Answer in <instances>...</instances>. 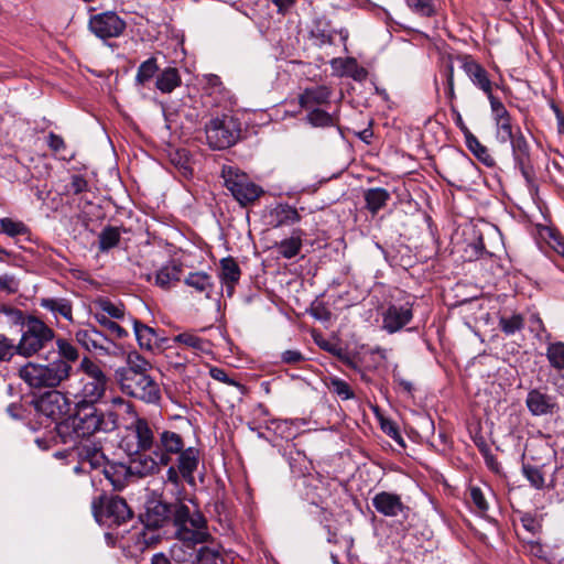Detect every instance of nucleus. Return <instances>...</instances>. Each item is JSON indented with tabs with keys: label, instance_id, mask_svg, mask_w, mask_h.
Here are the masks:
<instances>
[{
	"label": "nucleus",
	"instance_id": "f257e3e1",
	"mask_svg": "<svg viewBox=\"0 0 564 564\" xmlns=\"http://www.w3.org/2000/svg\"><path fill=\"white\" fill-rule=\"evenodd\" d=\"M129 457H150L156 463V474L162 466H167L182 447V436L170 430H160L154 423L138 414L126 427V435L120 443Z\"/></svg>",
	"mask_w": 564,
	"mask_h": 564
},
{
	"label": "nucleus",
	"instance_id": "f03ea898",
	"mask_svg": "<svg viewBox=\"0 0 564 564\" xmlns=\"http://www.w3.org/2000/svg\"><path fill=\"white\" fill-rule=\"evenodd\" d=\"M97 405L74 403L73 414L55 424L56 434L63 444L76 446L96 433H110L119 427L118 412L112 409L101 410Z\"/></svg>",
	"mask_w": 564,
	"mask_h": 564
},
{
	"label": "nucleus",
	"instance_id": "7ed1b4c3",
	"mask_svg": "<svg viewBox=\"0 0 564 564\" xmlns=\"http://www.w3.org/2000/svg\"><path fill=\"white\" fill-rule=\"evenodd\" d=\"M495 137L499 143L509 142L514 167L518 169L529 187L534 186L535 172L531 160L530 144L519 126L512 122V117L495 121Z\"/></svg>",
	"mask_w": 564,
	"mask_h": 564
},
{
	"label": "nucleus",
	"instance_id": "20e7f679",
	"mask_svg": "<svg viewBox=\"0 0 564 564\" xmlns=\"http://www.w3.org/2000/svg\"><path fill=\"white\" fill-rule=\"evenodd\" d=\"M173 525L175 538L187 545L203 544L213 540L205 516L198 510L192 511L184 503H175Z\"/></svg>",
	"mask_w": 564,
	"mask_h": 564
},
{
	"label": "nucleus",
	"instance_id": "39448f33",
	"mask_svg": "<svg viewBox=\"0 0 564 564\" xmlns=\"http://www.w3.org/2000/svg\"><path fill=\"white\" fill-rule=\"evenodd\" d=\"M72 365L56 359L47 365L28 362L19 369L20 378L31 388H54L70 377Z\"/></svg>",
	"mask_w": 564,
	"mask_h": 564
},
{
	"label": "nucleus",
	"instance_id": "423d86ee",
	"mask_svg": "<svg viewBox=\"0 0 564 564\" xmlns=\"http://www.w3.org/2000/svg\"><path fill=\"white\" fill-rule=\"evenodd\" d=\"M80 369L84 372L82 387L74 394L73 403L99 404L106 395L109 378L101 367L88 357L82 359Z\"/></svg>",
	"mask_w": 564,
	"mask_h": 564
},
{
	"label": "nucleus",
	"instance_id": "0eeeda50",
	"mask_svg": "<svg viewBox=\"0 0 564 564\" xmlns=\"http://www.w3.org/2000/svg\"><path fill=\"white\" fill-rule=\"evenodd\" d=\"M101 470L113 489L121 490L132 477L142 478L156 474V463L150 457H130L128 465L107 460Z\"/></svg>",
	"mask_w": 564,
	"mask_h": 564
},
{
	"label": "nucleus",
	"instance_id": "6e6552de",
	"mask_svg": "<svg viewBox=\"0 0 564 564\" xmlns=\"http://www.w3.org/2000/svg\"><path fill=\"white\" fill-rule=\"evenodd\" d=\"M55 332L36 316L28 315L22 327L21 338L18 343L19 355L31 357L52 346Z\"/></svg>",
	"mask_w": 564,
	"mask_h": 564
},
{
	"label": "nucleus",
	"instance_id": "1a4fd4ad",
	"mask_svg": "<svg viewBox=\"0 0 564 564\" xmlns=\"http://www.w3.org/2000/svg\"><path fill=\"white\" fill-rule=\"evenodd\" d=\"M225 187L240 206L253 204L263 193V188L256 184L249 175L241 170L225 165L221 170Z\"/></svg>",
	"mask_w": 564,
	"mask_h": 564
},
{
	"label": "nucleus",
	"instance_id": "9d476101",
	"mask_svg": "<svg viewBox=\"0 0 564 564\" xmlns=\"http://www.w3.org/2000/svg\"><path fill=\"white\" fill-rule=\"evenodd\" d=\"M93 514L100 524L119 527L132 519V510L119 496L101 495L91 502Z\"/></svg>",
	"mask_w": 564,
	"mask_h": 564
},
{
	"label": "nucleus",
	"instance_id": "9b49d317",
	"mask_svg": "<svg viewBox=\"0 0 564 564\" xmlns=\"http://www.w3.org/2000/svg\"><path fill=\"white\" fill-rule=\"evenodd\" d=\"M176 457V464L166 466V480L174 486L178 487L181 481L184 480L188 485H195L194 474L198 468L200 455L196 447H185L184 438L182 437V447L174 454Z\"/></svg>",
	"mask_w": 564,
	"mask_h": 564
},
{
	"label": "nucleus",
	"instance_id": "f8f14e48",
	"mask_svg": "<svg viewBox=\"0 0 564 564\" xmlns=\"http://www.w3.org/2000/svg\"><path fill=\"white\" fill-rule=\"evenodd\" d=\"M240 123L229 116L213 118L205 126L208 145L215 150H224L234 145L240 137Z\"/></svg>",
	"mask_w": 564,
	"mask_h": 564
},
{
	"label": "nucleus",
	"instance_id": "ddd939ff",
	"mask_svg": "<svg viewBox=\"0 0 564 564\" xmlns=\"http://www.w3.org/2000/svg\"><path fill=\"white\" fill-rule=\"evenodd\" d=\"M118 381L122 392L145 403H158L161 399L159 383L149 375H133Z\"/></svg>",
	"mask_w": 564,
	"mask_h": 564
},
{
	"label": "nucleus",
	"instance_id": "4468645a",
	"mask_svg": "<svg viewBox=\"0 0 564 564\" xmlns=\"http://www.w3.org/2000/svg\"><path fill=\"white\" fill-rule=\"evenodd\" d=\"M89 30L98 39L119 37L126 30V22L116 12L107 11L91 15L88 22Z\"/></svg>",
	"mask_w": 564,
	"mask_h": 564
},
{
	"label": "nucleus",
	"instance_id": "2eb2a0df",
	"mask_svg": "<svg viewBox=\"0 0 564 564\" xmlns=\"http://www.w3.org/2000/svg\"><path fill=\"white\" fill-rule=\"evenodd\" d=\"M175 503H167L161 499H149L144 505V511L140 520L145 528L162 529L170 522L173 523Z\"/></svg>",
	"mask_w": 564,
	"mask_h": 564
},
{
	"label": "nucleus",
	"instance_id": "dca6fc26",
	"mask_svg": "<svg viewBox=\"0 0 564 564\" xmlns=\"http://www.w3.org/2000/svg\"><path fill=\"white\" fill-rule=\"evenodd\" d=\"M36 412L52 421L59 420L69 410L67 397L58 390L45 392L34 400Z\"/></svg>",
	"mask_w": 564,
	"mask_h": 564
},
{
	"label": "nucleus",
	"instance_id": "f3484780",
	"mask_svg": "<svg viewBox=\"0 0 564 564\" xmlns=\"http://www.w3.org/2000/svg\"><path fill=\"white\" fill-rule=\"evenodd\" d=\"M459 59L462 62L460 67L471 84L482 91L487 98L491 96L495 84L490 79L488 70L470 55H463Z\"/></svg>",
	"mask_w": 564,
	"mask_h": 564
},
{
	"label": "nucleus",
	"instance_id": "a211bd4d",
	"mask_svg": "<svg viewBox=\"0 0 564 564\" xmlns=\"http://www.w3.org/2000/svg\"><path fill=\"white\" fill-rule=\"evenodd\" d=\"M413 318V304H390L382 313V329L394 334L405 327Z\"/></svg>",
	"mask_w": 564,
	"mask_h": 564
},
{
	"label": "nucleus",
	"instance_id": "6ab92c4d",
	"mask_svg": "<svg viewBox=\"0 0 564 564\" xmlns=\"http://www.w3.org/2000/svg\"><path fill=\"white\" fill-rule=\"evenodd\" d=\"M372 506L377 512L390 518H406L410 510L399 495L389 491L376 494L372 498Z\"/></svg>",
	"mask_w": 564,
	"mask_h": 564
},
{
	"label": "nucleus",
	"instance_id": "aec40b11",
	"mask_svg": "<svg viewBox=\"0 0 564 564\" xmlns=\"http://www.w3.org/2000/svg\"><path fill=\"white\" fill-rule=\"evenodd\" d=\"M77 343L88 351L109 354L113 345L112 339L94 326L78 329L75 334Z\"/></svg>",
	"mask_w": 564,
	"mask_h": 564
},
{
	"label": "nucleus",
	"instance_id": "412c9836",
	"mask_svg": "<svg viewBox=\"0 0 564 564\" xmlns=\"http://www.w3.org/2000/svg\"><path fill=\"white\" fill-rule=\"evenodd\" d=\"M77 444H79L77 446V454L80 459V466H76L75 471H79L86 465H89L91 469H101L107 463L108 459L100 444L94 442L82 443V441Z\"/></svg>",
	"mask_w": 564,
	"mask_h": 564
},
{
	"label": "nucleus",
	"instance_id": "4be33fe9",
	"mask_svg": "<svg viewBox=\"0 0 564 564\" xmlns=\"http://www.w3.org/2000/svg\"><path fill=\"white\" fill-rule=\"evenodd\" d=\"M525 404L529 412L534 416L553 414L557 408L555 398L539 389H532L528 392Z\"/></svg>",
	"mask_w": 564,
	"mask_h": 564
},
{
	"label": "nucleus",
	"instance_id": "5701e85b",
	"mask_svg": "<svg viewBox=\"0 0 564 564\" xmlns=\"http://www.w3.org/2000/svg\"><path fill=\"white\" fill-rule=\"evenodd\" d=\"M330 66L339 76L350 77L359 83L368 77V70L360 66L355 57H335L330 61Z\"/></svg>",
	"mask_w": 564,
	"mask_h": 564
},
{
	"label": "nucleus",
	"instance_id": "b1692460",
	"mask_svg": "<svg viewBox=\"0 0 564 564\" xmlns=\"http://www.w3.org/2000/svg\"><path fill=\"white\" fill-rule=\"evenodd\" d=\"M332 90L325 85L305 88L299 96V104L302 108L310 110L329 102Z\"/></svg>",
	"mask_w": 564,
	"mask_h": 564
},
{
	"label": "nucleus",
	"instance_id": "393cba45",
	"mask_svg": "<svg viewBox=\"0 0 564 564\" xmlns=\"http://www.w3.org/2000/svg\"><path fill=\"white\" fill-rule=\"evenodd\" d=\"M219 279L225 285L226 294L231 297L235 292V285L239 282L241 270L238 262L232 257H226L219 262Z\"/></svg>",
	"mask_w": 564,
	"mask_h": 564
},
{
	"label": "nucleus",
	"instance_id": "a878e982",
	"mask_svg": "<svg viewBox=\"0 0 564 564\" xmlns=\"http://www.w3.org/2000/svg\"><path fill=\"white\" fill-rule=\"evenodd\" d=\"M336 30L330 26V22L325 19H315L310 30V39L313 44L319 48L325 45H333Z\"/></svg>",
	"mask_w": 564,
	"mask_h": 564
},
{
	"label": "nucleus",
	"instance_id": "bb28decb",
	"mask_svg": "<svg viewBox=\"0 0 564 564\" xmlns=\"http://www.w3.org/2000/svg\"><path fill=\"white\" fill-rule=\"evenodd\" d=\"M172 341L193 349L196 355L210 354L213 348L210 340L199 337L194 330L180 333L172 338Z\"/></svg>",
	"mask_w": 564,
	"mask_h": 564
},
{
	"label": "nucleus",
	"instance_id": "cd10ccee",
	"mask_svg": "<svg viewBox=\"0 0 564 564\" xmlns=\"http://www.w3.org/2000/svg\"><path fill=\"white\" fill-rule=\"evenodd\" d=\"M151 369V366L149 361L142 357L139 352L132 351L128 354L127 357V367L120 368L117 370V379L118 381L124 380L128 377H131L132 372L133 375H143L149 373V370Z\"/></svg>",
	"mask_w": 564,
	"mask_h": 564
},
{
	"label": "nucleus",
	"instance_id": "c85d7f7f",
	"mask_svg": "<svg viewBox=\"0 0 564 564\" xmlns=\"http://www.w3.org/2000/svg\"><path fill=\"white\" fill-rule=\"evenodd\" d=\"M545 357L553 369L562 372L564 370V341L550 343L546 347ZM554 384L564 388V373L558 376Z\"/></svg>",
	"mask_w": 564,
	"mask_h": 564
},
{
	"label": "nucleus",
	"instance_id": "c756f323",
	"mask_svg": "<svg viewBox=\"0 0 564 564\" xmlns=\"http://www.w3.org/2000/svg\"><path fill=\"white\" fill-rule=\"evenodd\" d=\"M366 208L375 216L380 209L387 206L391 198L390 193L383 187L368 188L364 194Z\"/></svg>",
	"mask_w": 564,
	"mask_h": 564
},
{
	"label": "nucleus",
	"instance_id": "7c9ffc66",
	"mask_svg": "<svg viewBox=\"0 0 564 564\" xmlns=\"http://www.w3.org/2000/svg\"><path fill=\"white\" fill-rule=\"evenodd\" d=\"M181 84L182 78L178 69L175 67H166L156 75L155 87L162 94H171Z\"/></svg>",
	"mask_w": 564,
	"mask_h": 564
},
{
	"label": "nucleus",
	"instance_id": "2f4dec72",
	"mask_svg": "<svg viewBox=\"0 0 564 564\" xmlns=\"http://www.w3.org/2000/svg\"><path fill=\"white\" fill-rule=\"evenodd\" d=\"M303 236V230L294 229L291 237L285 238L276 243V250L279 254L285 259H292L296 257L302 249Z\"/></svg>",
	"mask_w": 564,
	"mask_h": 564
},
{
	"label": "nucleus",
	"instance_id": "473e14b6",
	"mask_svg": "<svg viewBox=\"0 0 564 564\" xmlns=\"http://www.w3.org/2000/svg\"><path fill=\"white\" fill-rule=\"evenodd\" d=\"M182 265L174 261L163 265L155 274V284L163 290H169L174 282L180 281Z\"/></svg>",
	"mask_w": 564,
	"mask_h": 564
},
{
	"label": "nucleus",
	"instance_id": "72a5a7b5",
	"mask_svg": "<svg viewBox=\"0 0 564 564\" xmlns=\"http://www.w3.org/2000/svg\"><path fill=\"white\" fill-rule=\"evenodd\" d=\"M40 306L52 312L54 316L61 315L69 322L73 321V306L67 299L44 297L40 300Z\"/></svg>",
	"mask_w": 564,
	"mask_h": 564
},
{
	"label": "nucleus",
	"instance_id": "f704fd0d",
	"mask_svg": "<svg viewBox=\"0 0 564 564\" xmlns=\"http://www.w3.org/2000/svg\"><path fill=\"white\" fill-rule=\"evenodd\" d=\"M469 135L465 139L467 149L480 161L484 165L492 167L496 164L495 159L489 152V149L484 145L475 134L468 132Z\"/></svg>",
	"mask_w": 564,
	"mask_h": 564
},
{
	"label": "nucleus",
	"instance_id": "c9c22d12",
	"mask_svg": "<svg viewBox=\"0 0 564 564\" xmlns=\"http://www.w3.org/2000/svg\"><path fill=\"white\" fill-rule=\"evenodd\" d=\"M133 330L141 349L152 350L156 340L155 330L138 319H132Z\"/></svg>",
	"mask_w": 564,
	"mask_h": 564
},
{
	"label": "nucleus",
	"instance_id": "e433bc0d",
	"mask_svg": "<svg viewBox=\"0 0 564 564\" xmlns=\"http://www.w3.org/2000/svg\"><path fill=\"white\" fill-rule=\"evenodd\" d=\"M184 282L196 292L204 293L206 297L210 296L214 288L213 279L206 272H192L187 275Z\"/></svg>",
	"mask_w": 564,
	"mask_h": 564
},
{
	"label": "nucleus",
	"instance_id": "4c0bfd02",
	"mask_svg": "<svg viewBox=\"0 0 564 564\" xmlns=\"http://www.w3.org/2000/svg\"><path fill=\"white\" fill-rule=\"evenodd\" d=\"M120 241L118 227L106 226L98 235V248L100 252H107L115 248Z\"/></svg>",
	"mask_w": 564,
	"mask_h": 564
},
{
	"label": "nucleus",
	"instance_id": "58836bf2",
	"mask_svg": "<svg viewBox=\"0 0 564 564\" xmlns=\"http://www.w3.org/2000/svg\"><path fill=\"white\" fill-rule=\"evenodd\" d=\"M159 74V65L156 57L152 56L147 61L142 62L138 67L135 75V84L144 86L149 83L155 75Z\"/></svg>",
	"mask_w": 564,
	"mask_h": 564
},
{
	"label": "nucleus",
	"instance_id": "ea45409f",
	"mask_svg": "<svg viewBox=\"0 0 564 564\" xmlns=\"http://www.w3.org/2000/svg\"><path fill=\"white\" fill-rule=\"evenodd\" d=\"M94 317L99 323V325L108 333L107 335L109 338L111 336L115 339H122L128 336V332L123 327H121L117 322L106 316L105 313H95Z\"/></svg>",
	"mask_w": 564,
	"mask_h": 564
},
{
	"label": "nucleus",
	"instance_id": "a19ab883",
	"mask_svg": "<svg viewBox=\"0 0 564 564\" xmlns=\"http://www.w3.org/2000/svg\"><path fill=\"white\" fill-rule=\"evenodd\" d=\"M161 538L160 529H150L143 525V529L135 533V546L143 551L147 547L156 545Z\"/></svg>",
	"mask_w": 564,
	"mask_h": 564
},
{
	"label": "nucleus",
	"instance_id": "79ce46f5",
	"mask_svg": "<svg viewBox=\"0 0 564 564\" xmlns=\"http://www.w3.org/2000/svg\"><path fill=\"white\" fill-rule=\"evenodd\" d=\"M306 121L315 128H328L336 126L335 118L327 111L316 108L307 110Z\"/></svg>",
	"mask_w": 564,
	"mask_h": 564
},
{
	"label": "nucleus",
	"instance_id": "37998d69",
	"mask_svg": "<svg viewBox=\"0 0 564 564\" xmlns=\"http://www.w3.org/2000/svg\"><path fill=\"white\" fill-rule=\"evenodd\" d=\"M0 228L3 234L9 237L28 236L30 234L29 227L20 220L6 217L0 220Z\"/></svg>",
	"mask_w": 564,
	"mask_h": 564
},
{
	"label": "nucleus",
	"instance_id": "c03bdc74",
	"mask_svg": "<svg viewBox=\"0 0 564 564\" xmlns=\"http://www.w3.org/2000/svg\"><path fill=\"white\" fill-rule=\"evenodd\" d=\"M524 326V319L521 314H512L510 316L501 315L499 317V328L507 335L511 336L521 330Z\"/></svg>",
	"mask_w": 564,
	"mask_h": 564
},
{
	"label": "nucleus",
	"instance_id": "a18cd8bd",
	"mask_svg": "<svg viewBox=\"0 0 564 564\" xmlns=\"http://www.w3.org/2000/svg\"><path fill=\"white\" fill-rule=\"evenodd\" d=\"M0 314L4 315L8 323L14 326L23 327L28 319V315H25L21 310L2 302H0Z\"/></svg>",
	"mask_w": 564,
	"mask_h": 564
},
{
	"label": "nucleus",
	"instance_id": "49530a36",
	"mask_svg": "<svg viewBox=\"0 0 564 564\" xmlns=\"http://www.w3.org/2000/svg\"><path fill=\"white\" fill-rule=\"evenodd\" d=\"M97 305L99 311L96 313H105L106 316L115 319H121L124 316V306L122 304L113 303L108 299H100Z\"/></svg>",
	"mask_w": 564,
	"mask_h": 564
},
{
	"label": "nucleus",
	"instance_id": "de8ad7c7",
	"mask_svg": "<svg viewBox=\"0 0 564 564\" xmlns=\"http://www.w3.org/2000/svg\"><path fill=\"white\" fill-rule=\"evenodd\" d=\"M56 346L59 355L58 359L62 361H66L68 365H70V362H74L78 359L79 354L77 348L66 339L58 338L56 340Z\"/></svg>",
	"mask_w": 564,
	"mask_h": 564
},
{
	"label": "nucleus",
	"instance_id": "09e8293b",
	"mask_svg": "<svg viewBox=\"0 0 564 564\" xmlns=\"http://www.w3.org/2000/svg\"><path fill=\"white\" fill-rule=\"evenodd\" d=\"M522 473L532 487H534L535 489L544 488V475L539 467L532 465H523Z\"/></svg>",
	"mask_w": 564,
	"mask_h": 564
},
{
	"label": "nucleus",
	"instance_id": "8fccbe9b",
	"mask_svg": "<svg viewBox=\"0 0 564 564\" xmlns=\"http://www.w3.org/2000/svg\"><path fill=\"white\" fill-rule=\"evenodd\" d=\"M14 355H19L18 344L0 334V361H9Z\"/></svg>",
	"mask_w": 564,
	"mask_h": 564
},
{
	"label": "nucleus",
	"instance_id": "3c124183",
	"mask_svg": "<svg viewBox=\"0 0 564 564\" xmlns=\"http://www.w3.org/2000/svg\"><path fill=\"white\" fill-rule=\"evenodd\" d=\"M406 4L422 17H432L435 14V7L431 0H406Z\"/></svg>",
	"mask_w": 564,
	"mask_h": 564
},
{
	"label": "nucleus",
	"instance_id": "603ef678",
	"mask_svg": "<svg viewBox=\"0 0 564 564\" xmlns=\"http://www.w3.org/2000/svg\"><path fill=\"white\" fill-rule=\"evenodd\" d=\"M488 100L490 104L491 118L494 122L503 118H509L511 116L503 102L494 94L488 97Z\"/></svg>",
	"mask_w": 564,
	"mask_h": 564
},
{
	"label": "nucleus",
	"instance_id": "864d4df0",
	"mask_svg": "<svg viewBox=\"0 0 564 564\" xmlns=\"http://www.w3.org/2000/svg\"><path fill=\"white\" fill-rule=\"evenodd\" d=\"M218 560L219 552L209 546H202L196 552V561L199 564H217Z\"/></svg>",
	"mask_w": 564,
	"mask_h": 564
},
{
	"label": "nucleus",
	"instance_id": "5fc2aeb1",
	"mask_svg": "<svg viewBox=\"0 0 564 564\" xmlns=\"http://www.w3.org/2000/svg\"><path fill=\"white\" fill-rule=\"evenodd\" d=\"M278 216L280 225L295 224L301 219L299 212L294 207L288 205L281 207L278 212Z\"/></svg>",
	"mask_w": 564,
	"mask_h": 564
},
{
	"label": "nucleus",
	"instance_id": "6e6d98bb",
	"mask_svg": "<svg viewBox=\"0 0 564 564\" xmlns=\"http://www.w3.org/2000/svg\"><path fill=\"white\" fill-rule=\"evenodd\" d=\"M470 499L480 513H485L488 510V502L479 487L470 488Z\"/></svg>",
	"mask_w": 564,
	"mask_h": 564
},
{
	"label": "nucleus",
	"instance_id": "4d7b16f0",
	"mask_svg": "<svg viewBox=\"0 0 564 564\" xmlns=\"http://www.w3.org/2000/svg\"><path fill=\"white\" fill-rule=\"evenodd\" d=\"M0 290L8 294H14L19 291V281L13 275L1 274Z\"/></svg>",
	"mask_w": 564,
	"mask_h": 564
},
{
	"label": "nucleus",
	"instance_id": "13d9d810",
	"mask_svg": "<svg viewBox=\"0 0 564 564\" xmlns=\"http://www.w3.org/2000/svg\"><path fill=\"white\" fill-rule=\"evenodd\" d=\"M332 386L334 391L344 400L351 399L354 393L349 387V384L340 379H335L332 381Z\"/></svg>",
	"mask_w": 564,
	"mask_h": 564
},
{
	"label": "nucleus",
	"instance_id": "bf43d9fd",
	"mask_svg": "<svg viewBox=\"0 0 564 564\" xmlns=\"http://www.w3.org/2000/svg\"><path fill=\"white\" fill-rule=\"evenodd\" d=\"M109 409H112L117 412L118 410L123 411L124 413L135 415L134 406L130 401L124 400L121 397H115L111 399V406Z\"/></svg>",
	"mask_w": 564,
	"mask_h": 564
},
{
	"label": "nucleus",
	"instance_id": "052dcab7",
	"mask_svg": "<svg viewBox=\"0 0 564 564\" xmlns=\"http://www.w3.org/2000/svg\"><path fill=\"white\" fill-rule=\"evenodd\" d=\"M69 187L75 195H78L88 191V182L84 176L75 174L72 176Z\"/></svg>",
	"mask_w": 564,
	"mask_h": 564
},
{
	"label": "nucleus",
	"instance_id": "680f3d73",
	"mask_svg": "<svg viewBox=\"0 0 564 564\" xmlns=\"http://www.w3.org/2000/svg\"><path fill=\"white\" fill-rule=\"evenodd\" d=\"M281 360L284 364L297 365L305 360V357L300 350H285L281 354Z\"/></svg>",
	"mask_w": 564,
	"mask_h": 564
},
{
	"label": "nucleus",
	"instance_id": "e2e57ef3",
	"mask_svg": "<svg viewBox=\"0 0 564 564\" xmlns=\"http://www.w3.org/2000/svg\"><path fill=\"white\" fill-rule=\"evenodd\" d=\"M210 377L217 381L227 383L229 386H238V383L228 377L227 372L223 368L213 367L209 370Z\"/></svg>",
	"mask_w": 564,
	"mask_h": 564
},
{
	"label": "nucleus",
	"instance_id": "0e129e2a",
	"mask_svg": "<svg viewBox=\"0 0 564 564\" xmlns=\"http://www.w3.org/2000/svg\"><path fill=\"white\" fill-rule=\"evenodd\" d=\"M382 430L384 431V433L387 435H389L398 444L404 446L403 437L401 436V434L399 432V429H398V426L394 423H392V422L383 423L382 424Z\"/></svg>",
	"mask_w": 564,
	"mask_h": 564
},
{
	"label": "nucleus",
	"instance_id": "69168bd1",
	"mask_svg": "<svg viewBox=\"0 0 564 564\" xmlns=\"http://www.w3.org/2000/svg\"><path fill=\"white\" fill-rule=\"evenodd\" d=\"M47 144L54 152H59L66 148L63 138L54 132L48 133Z\"/></svg>",
	"mask_w": 564,
	"mask_h": 564
},
{
	"label": "nucleus",
	"instance_id": "338daca9",
	"mask_svg": "<svg viewBox=\"0 0 564 564\" xmlns=\"http://www.w3.org/2000/svg\"><path fill=\"white\" fill-rule=\"evenodd\" d=\"M451 111L454 116V121H455V124L459 128V130L463 132L464 134V138L466 139L468 134V132H471L468 127L465 124L463 118H462V115L460 112L456 109V107L454 105H451Z\"/></svg>",
	"mask_w": 564,
	"mask_h": 564
},
{
	"label": "nucleus",
	"instance_id": "774afa93",
	"mask_svg": "<svg viewBox=\"0 0 564 564\" xmlns=\"http://www.w3.org/2000/svg\"><path fill=\"white\" fill-rule=\"evenodd\" d=\"M551 109L553 110L556 118L557 132L564 135V113L561 110V108L554 102L551 104Z\"/></svg>",
	"mask_w": 564,
	"mask_h": 564
}]
</instances>
